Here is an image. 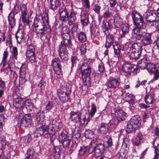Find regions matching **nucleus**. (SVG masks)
<instances>
[{
    "instance_id": "f257e3e1",
    "label": "nucleus",
    "mask_w": 159,
    "mask_h": 159,
    "mask_svg": "<svg viewBox=\"0 0 159 159\" xmlns=\"http://www.w3.org/2000/svg\"><path fill=\"white\" fill-rule=\"evenodd\" d=\"M131 16L134 24L136 26L132 30V36L133 38L139 40L141 39L143 34L141 30L146 27V24L144 21L143 17L137 11H133Z\"/></svg>"
},
{
    "instance_id": "f03ea898",
    "label": "nucleus",
    "mask_w": 159,
    "mask_h": 159,
    "mask_svg": "<svg viewBox=\"0 0 159 159\" xmlns=\"http://www.w3.org/2000/svg\"><path fill=\"white\" fill-rule=\"evenodd\" d=\"M59 14L61 20L63 21H68L69 25L75 23L76 17L75 12L72 10L69 15L65 7L61 8L59 9Z\"/></svg>"
},
{
    "instance_id": "7ed1b4c3",
    "label": "nucleus",
    "mask_w": 159,
    "mask_h": 159,
    "mask_svg": "<svg viewBox=\"0 0 159 159\" xmlns=\"http://www.w3.org/2000/svg\"><path fill=\"white\" fill-rule=\"evenodd\" d=\"M90 61L88 59L85 60L82 64L80 68L82 78L84 82V85H87V82L90 80V75L91 71Z\"/></svg>"
},
{
    "instance_id": "20e7f679",
    "label": "nucleus",
    "mask_w": 159,
    "mask_h": 159,
    "mask_svg": "<svg viewBox=\"0 0 159 159\" xmlns=\"http://www.w3.org/2000/svg\"><path fill=\"white\" fill-rule=\"evenodd\" d=\"M31 42V39H28L26 42L27 47L26 55L27 59L31 63H33L34 65H36L37 61L36 60L35 49Z\"/></svg>"
},
{
    "instance_id": "39448f33",
    "label": "nucleus",
    "mask_w": 159,
    "mask_h": 159,
    "mask_svg": "<svg viewBox=\"0 0 159 159\" xmlns=\"http://www.w3.org/2000/svg\"><path fill=\"white\" fill-rule=\"evenodd\" d=\"M71 92V87L67 85L58 90L57 95L61 102L66 103L70 100Z\"/></svg>"
},
{
    "instance_id": "423d86ee",
    "label": "nucleus",
    "mask_w": 159,
    "mask_h": 159,
    "mask_svg": "<svg viewBox=\"0 0 159 159\" xmlns=\"http://www.w3.org/2000/svg\"><path fill=\"white\" fill-rule=\"evenodd\" d=\"M62 33L63 34L62 36V40L59 48H70L71 43L70 36L68 34V30L66 27H63L62 29Z\"/></svg>"
},
{
    "instance_id": "0eeeda50",
    "label": "nucleus",
    "mask_w": 159,
    "mask_h": 159,
    "mask_svg": "<svg viewBox=\"0 0 159 159\" xmlns=\"http://www.w3.org/2000/svg\"><path fill=\"white\" fill-rule=\"evenodd\" d=\"M95 148L98 149L103 153L104 150V145L101 143H98L97 139H94L92 140L89 144L88 151L89 153H91L94 151Z\"/></svg>"
},
{
    "instance_id": "6e6552de",
    "label": "nucleus",
    "mask_w": 159,
    "mask_h": 159,
    "mask_svg": "<svg viewBox=\"0 0 159 159\" xmlns=\"http://www.w3.org/2000/svg\"><path fill=\"white\" fill-rule=\"evenodd\" d=\"M37 126L38 127L37 128L36 130L34 133V136L39 137L43 135L46 131V127L43 123V119L41 120L38 119Z\"/></svg>"
},
{
    "instance_id": "1a4fd4ad",
    "label": "nucleus",
    "mask_w": 159,
    "mask_h": 159,
    "mask_svg": "<svg viewBox=\"0 0 159 159\" xmlns=\"http://www.w3.org/2000/svg\"><path fill=\"white\" fill-rule=\"evenodd\" d=\"M61 61L59 58L52 59V65L55 73L57 75H60L61 74Z\"/></svg>"
},
{
    "instance_id": "9d476101",
    "label": "nucleus",
    "mask_w": 159,
    "mask_h": 159,
    "mask_svg": "<svg viewBox=\"0 0 159 159\" xmlns=\"http://www.w3.org/2000/svg\"><path fill=\"white\" fill-rule=\"evenodd\" d=\"M59 141L62 144L64 147L69 146L71 141V139L67 135L61 132L59 135Z\"/></svg>"
},
{
    "instance_id": "9b49d317",
    "label": "nucleus",
    "mask_w": 159,
    "mask_h": 159,
    "mask_svg": "<svg viewBox=\"0 0 159 159\" xmlns=\"http://www.w3.org/2000/svg\"><path fill=\"white\" fill-rule=\"evenodd\" d=\"M32 121L31 116L30 114L25 115L20 120L21 125L25 127H29L30 126Z\"/></svg>"
},
{
    "instance_id": "f8f14e48",
    "label": "nucleus",
    "mask_w": 159,
    "mask_h": 159,
    "mask_svg": "<svg viewBox=\"0 0 159 159\" xmlns=\"http://www.w3.org/2000/svg\"><path fill=\"white\" fill-rule=\"evenodd\" d=\"M152 57L151 56L148 58H144L139 61L138 62V66L141 69H145L147 67L148 64L152 60Z\"/></svg>"
},
{
    "instance_id": "ddd939ff",
    "label": "nucleus",
    "mask_w": 159,
    "mask_h": 159,
    "mask_svg": "<svg viewBox=\"0 0 159 159\" xmlns=\"http://www.w3.org/2000/svg\"><path fill=\"white\" fill-rule=\"evenodd\" d=\"M151 34V33H145L143 34L141 41L143 45H147L152 43Z\"/></svg>"
},
{
    "instance_id": "4468645a",
    "label": "nucleus",
    "mask_w": 159,
    "mask_h": 159,
    "mask_svg": "<svg viewBox=\"0 0 159 159\" xmlns=\"http://www.w3.org/2000/svg\"><path fill=\"white\" fill-rule=\"evenodd\" d=\"M21 10L22 22L24 25H28L29 24V22L26 19L27 10L26 5L25 4L23 5L21 7Z\"/></svg>"
},
{
    "instance_id": "2eb2a0df",
    "label": "nucleus",
    "mask_w": 159,
    "mask_h": 159,
    "mask_svg": "<svg viewBox=\"0 0 159 159\" xmlns=\"http://www.w3.org/2000/svg\"><path fill=\"white\" fill-rule=\"evenodd\" d=\"M156 14L153 11L147 10L144 15L146 22H151L156 20L155 15Z\"/></svg>"
},
{
    "instance_id": "dca6fc26",
    "label": "nucleus",
    "mask_w": 159,
    "mask_h": 159,
    "mask_svg": "<svg viewBox=\"0 0 159 159\" xmlns=\"http://www.w3.org/2000/svg\"><path fill=\"white\" fill-rule=\"evenodd\" d=\"M115 116L118 120L123 121L126 117V113L123 110L119 109L116 111Z\"/></svg>"
},
{
    "instance_id": "f3484780",
    "label": "nucleus",
    "mask_w": 159,
    "mask_h": 159,
    "mask_svg": "<svg viewBox=\"0 0 159 159\" xmlns=\"http://www.w3.org/2000/svg\"><path fill=\"white\" fill-rule=\"evenodd\" d=\"M13 105L16 107L20 108L24 106L25 100L22 98L18 97L13 99Z\"/></svg>"
},
{
    "instance_id": "a211bd4d",
    "label": "nucleus",
    "mask_w": 159,
    "mask_h": 159,
    "mask_svg": "<svg viewBox=\"0 0 159 159\" xmlns=\"http://www.w3.org/2000/svg\"><path fill=\"white\" fill-rule=\"evenodd\" d=\"M59 55L60 58L65 61L67 60L68 58V52L66 48H59L58 50Z\"/></svg>"
},
{
    "instance_id": "6ab92c4d",
    "label": "nucleus",
    "mask_w": 159,
    "mask_h": 159,
    "mask_svg": "<svg viewBox=\"0 0 159 159\" xmlns=\"http://www.w3.org/2000/svg\"><path fill=\"white\" fill-rule=\"evenodd\" d=\"M115 42L114 36L112 34H108L106 35V40L105 46L106 48H109L113 45Z\"/></svg>"
},
{
    "instance_id": "aec40b11",
    "label": "nucleus",
    "mask_w": 159,
    "mask_h": 159,
    "mask_svg": "<svg viewBox=\"0 0 159 159\" xmlns=\"http://www.w3.org/2000/svg\"><path fill=\"white\" fill-rule=\"evenodd\" d=\"M81 113L79 111H71L70 113V118L72 121L77 122L81 117Z\"/></svg>"
},
{
    "instance_id": "412c9836",
    "label": "nucleus",
    "mask_w": 159,
    "mask_h": 159,
    "mask_svg": "<svg viewBox=\"0 0 159 159\" xmlns=\"http://www.w3.org/2000/svg\"><path fill=\"white\" fill-rule=\"evenodd\" d=\"M109 126L106 123H102L100 124L98 129V131L101 134H105L108 132L109 131Z\"/></svg>"
},
{
    "instance_id": "4be33fe9",
    "label": "nucleus",
    "mask_w": 159,
    "mask_h": 159,
    "mask_svg": "<svg viewBox=\"0 0 159 159\" xmlns=\"http://www.w3.org/2000/svg\"><path fill=\"white\" fill-rule=\"evenodd\" d=\"M114 23L115 26L120 28L123 23V20L118 14H116L114 17Z\"/></svg>"
},
{
    "instance_id": "5701e85b",
    "label": "nucleus",
    "mask_w": 159,
    "mask_h": 159,
    "mask_svg": "<svg viewBox=\"0 0 159 159\" xmlns=\"http://www.w3.org/2000/svg\"><path fill=\"white\" fill-rule=\"evenodd\" d=\"M15 15L13 11H11L8 16V20L9 23L11 27L12 28L15 27L16 25V19L15 18Z\"/></svg>"
},
{
    "instance_id": "b1692460",
    "label": "nucleus",
    "mask_w": 159,
    "mask_h": 159,
    "mask_svg": "<svg viewBox=\"0 0 159 159\" xmlns=\"http://www.w3.org/2000/svg\"><path fill=\"white\" fill-rule=\"evenodd\" d=\"M130 52L128 53V56L130 59H138L140 57L142 52L137 51H133V50H130Z\"/></svg>"
},
{
    "instance_id": "393cba45",
    "label": "nucleus",
    "mask_w": 159,
    "mask_h": 159,
    "mask_svg": "<svg viewBox=\"0 0 159 159\" xmlns=\"http://www.w3.org/2000/svg\"><path fill=\"white\" fill-rule=\"evenodd\" d=\"M61 4L59 0H50L49 7L51 9L54 11L57 10Z\"/></svg>"
},
{
    "instance_id": "a878e982",
    "label": "nucleus",
    "mask_w": 159,
    "mask_h": 159,
    "mask_svg": "<svg viewBox=\"0 0 159 159\" xmlns=\"http://www.w3.org/2000/svg\"><path fill=\"white\" fill-rule=\"evenodd\" d=\"M140 118L138 116H133L130 120L129 122L137 128L140 124Z\"/></svg>"
},
{
    "instance_id": "bb28decb",
    "label": "nucleus",
    "mask_w": 159,
    "mask_h": 159,
    "mask_svg": "<svg viewBox=\"0 0 159 159\" xmlns=\"http://www.w3.org/2000/svg\"><path fill=\"white\" fill-rule=\"evenodd\" d=\"M81 22L84 26L87 25L89 23L88 15L85 13L82 12L80 14Z\"/></svg>"
},
{
    "instance_id": "cd10ccee",
    "label": "nucleus",
    "mask_w": 159,
    "mask_h": 159,
    "mask_svg": "<svg viewBox=\"0 0 159 159\" xmlns=\"http://www.w3.org/2000/svg\"><path fill=\"white\" fill-rule=\"evenodd\" d=\"M122 33L120 35V37L121 38L125 37V34H127L129 32V26L128 24L124 23L123 24L122 27Z\"/></svg>"
},
{
    "instance_id": "c85d7f7f",
    "label": "nucleus",
    "mask_w": 159,
    "mask_h": 159,
    "mask_svg": "<svg viewBox=\"0 0 159 159\" xmlns=\"http://www.w3.org/2000/svg\"><path fill=\"white\" fill-rule=\"evenodd\" d=\"M120 84V82L116 79L110 80L108 82V86L110 88H116Z\"/></svg>"
},
{
    "instance_id": "c756f323",
    "label": "nucleus",
    "mask_w": 159,
    "mask_h": 159,
    "mask_svg": "<svg viewBox=\"0 0 159 159\" xmlns=\"http://www.w3.org/2000/svg\"><path fill=\"white\" fill-rule=\"evenodd\" d=\"M52 126L55 128L59 129L62 127L61 120L59 118H57L53 119L52 121Z\"/></svg>"
},
{
    "instance_id": "7c9ffc66",
    "label": "nucleus",
    "mask_w": 159,
    "mask_h": 159,
    "mask_svg": "<svg viewBox=\"0 0 159 159\" xmlns=\"http://www.w3.org/2000/svg\"><path fill=\"white\" fill-rule=\"evenodd\" d=\"M142 46L141 44L139 43H134L132 45V47L130 48V50H133V51H135L141 52L142 50Z\"/></svg>"
},
{
    "instance_id": "2f4dec72",
    "label": "nucleus",
    "mask_w": 159,
    "mask_h": 159,
    "mask_svg": "<svg viewBox=\"0 0 159 159\" xmlns=\"http://www.w3.org/2000/svg\"><path fill=\"white\" fill-rule=\"evenodd\" d=\"M15 36L18 43H20L24 40V33L21 30L20 32L19 30H18L15 34Z\"/></svg>"
},
{
    "instance_id": "473e14b6",
    "label": "nucleus",
    "mask_w": 159,
    "mask_h": 159,
    "mask_svg": "<svg viewBox=\"0 0 159 159\" xmlns=\"http://www.w3.org/2000/svg\"><path fill=\"white\" fill-rule=\"evenodd\" d=\"M25 105L26 106V108L28 111L30 112L32 111L34 105L31 100L27 99L25 101Z\"/></svg>"
},
{
    "instance_id": "72a5a7b5",
    "label": "nucleus",
    "mask_w": 159,
    "mask_h": 159,
    "mask_svg": "<svg viewBox=\"0 0 159 159\" xmlns=\"http://www.w3.org/2000/svg\"><path fill=\"white\" fill-rule=\"evenodd\" d=\"M154 99V95L151 94H147L144 98L145 103L148 104H152Z\"/></svg>"
},
{
    "instance_id": "f704fd0d",
    "label": "nucleus",
    "mask_w": 159,
    "mask_h": 159,
    "mask_svg": "<svg viewBox=\"0 0 159 159\" xmlns=\"http://www.w3.org/2000/svg\"><path fill=\"white\" fill-rule=\"evenodd\" d=\"M111 24L109 21L103 20L102 24V28L103 31L106 34V31L108 33L109 30L110 29V26Z\"/></svg>"
},
{
    "instance_id": "c9c22d12",
    "label": "nucleus",
    "mask_w": 159,
    "mask_h": 159,
    "mask_svg": "<svg viewBox=\"0 0 159 159\" xmlns=\"http://www.w3.org/2000/svg\"><path fill=\"white\" fill-rule=\"evenodd\" d=\"M113 47L115 53V57H117L119 59L120 56V54L121 49L120 46L119 44H116L113 45Z\"/></svg>"
},
{
    "instance_id": "e433bc0d",
    "label": "nucleus",
    "mask_w": 159,
    "mask_h": 159,
    "mask_svg": "<svg viewBox=\"0 0 159 159\" xmlns=\"http://www.w3.org/2000/svg\"><path fill=\"white\" fill-rule=\"evenodd\" d=\"M34 155V151L33 148H29L25 155V159H32Z\"/></svg>"
},
{
    "instance_id": "4c0bfd02",
    "label": "nucleus",
    "mask_w": 159,
    "mask_h": 159,
    "mask_svg": "<svg viewBox=\"0 0 159 159\" xmlns=\"http://www.w3.org/2000/svg\"><path fill=\"white\" fill-rule=\"evenodd\" d=\"M134 65L129 63H126L123 66V70L126 73L129 72L132 69L134 68Z\"/></svg>"
},
{
    "instance_id": "58836bf2",
    "label": "nucleus",
    "mask_w": 159,
    "mask_h": 159,
    "mask_svg": "<svg viewBox=\"0 0 159 159\" xmlns=\"http://www.w3.org/2000/svg\"><path fill=\"white\" fill-rule=\"evenodd\" d=\"M79 41L81 43L85 42L87 40V37L86 34L83 32H80L78 36Z\"/></svg>"
},
{
    "instance_id": "ea45409f",
    "label": "nucleus",
    "mask_w": 159,
    "mask_h": 159,
    "mask_svg": "<svg viewBox=\"0 0 159 159\" xmlns=\"http://www.w3.org/2000/svg\"><path fill=\"white\" fill-rule=\"evenodd\" d=\"M27 65L25 64H23L20 68V73L21 76L25 75L27 70Z\"/></svg>"
},
{
    "instance_id": "a19ab883",
    "label": "nucleus",
    "mask_w": 159,
    "mask_h": 159,
    "mask_svg": "<svg viewBox=\"0 0 159 159\" xmlns=\"http://www.w3.org/2000/svg\"><path fill=\"white\" fill-rule=\"evenodd\" d=\"M137 128L129 122L127 125L126 131L128 133H130L135 131V129Z\"/></svg>"
},
{
    "instance_id": "79ce46f5",
    "label": "nucleus",
    "mask_w": 159,
    "mask_h": 159,
    "mask_svg": "<svg viewBox=\"0 0 159 159\" xmlns=\"http://www.w3.org/2000/svg\"><path fill=\"white\" fill-rule=\"evenodd\" d=\"M104 140L107 144L108 147H111L112 145V141L111 136L110 135H107L104 138Z\"/></svg>"
},
{
    "instance_id": "37998d69",
    "label": "nucleus",
    "mask_w": 159,
    "mask_h": 159,
    "mask_svg": "<svg viewBox=\"0 0 159 159\" xmlns=\"http://www.w3.org/2000/svg\"><path fill=\"white\" fill-rule=\"evenodd\" d=\"M91 107V111L89 113V116L92 117L97 111L96 106L94 103L92 102Z\"/></svg>"
},
{
    "instance_id": "c03bdc74",
    "label": "nucleus",
    "mask_w": 159,
    "mask_h": 159,
    "mask_svg": "<svg viewBox=\"0 0 159 159\" xmlns=\"http://www.w3.org/2000/svg\"><path fill=\"white\" fill-rule=\"evenodd\" d=\"M84 134L85 137L88 139H92L94 136L93 132L90 129L86 130Z\"/></svg>"
},
{
    "instance_id": "a18cd8bd",
    "label": "nucleus",
    "mask_w": 159,
    "mask_h": 159,
    "mask_svg": "<svg viewBox=\"0 0 159 159\" xmlns=\"http://www.w3.org/2000/svg\"><path fill=\"white\" fill-rule=\"evenodd\" d=\"M147 69L148 71L149 72H153L157 69L154 64L151 63L150 62L148 64Z\"/></svg>"
},
{
    "instance_id": "49530a36",
    "label": "nucleus",
    "mask_w": 159,
    "mask_h": 159,
    "mask_svg": "<svg viewBox=\"0 0 159 159\" xmlns=\"http://www.w3.org/2000/svg\"><path fill=\"white\" fill-rule=\"evenodd\" d=\"M143 139V136L140 133L138 134L135 138V144L136 145H138L140 144L141 142L142 141Z\"/></svg>"
},
{
    "instance_id": "de8ad7c7",
    "label": "nucleus",
    "mask_w": 159,
    "mask_h": 159,
    "mask_svg": "<svg viewBox=\"0 0 159 159\" xmlns=\"http://www.w3.org/2000/svg\"><path fill=\"white\" fill-rule=\"evenodd\" d=\"M79 121L80 124L84 126H86L88 124L89 120L88 118L86 117L85 115H84L82 118L79 119Z\"/></svg>"
},
{
    "instance_id": "09e8293b",
    "label": "nucleus",
    "mask_w": 159,
    "mask_h": 159,
    "mask_svg": "<svg viewBox=\"0 0 159 159\" xmlns=\"http://www.w3.org/2000/svg\"><path fill=\"white\" fill-rule=\"evenodd\" d=\"M61 150L60 147L58 146H56L54 148L53 154L55 156H57V157H60L61 155Z\"/></svg>"
},
{
    "instance_id": "8fccbe9b",
    "label": "nucleus",
    "mask_w": 159,
    "mask_h": 159,
    "mask_svg": "<svg viewBox=\"0 0 159 159\" xmlns=\"http://www.w3.org/2000/svg\"><path fill=\"white\" fill-rule=\"evenodd\" d=\"M11 53L12 58L14 59L17 60L18 51L17 48L16 47H13Z\"/></svg>"
},
{
    "instance_id": "3c124183",
    "label": "nucleus",
    "mask_w": 159,
    "mask_h": 159,
    "mask_svg": "<svg viewBox=\"0 0 159 159\" xmlns=\"http://www.w3.org/2000/svg\"><path fill=\"white\" fill-rule=\"evenodd\" d=\"M42 20L43 21V24L45 25V24H48V14H45L42 16Z\"/></svg>"
},
{
    "instance_id": "603ef678",
    "label": "nucleus",
    "mask_w": 159,
    "mask_h": 159,
    "mask_svg": "<svg viewBox=\"0 0 159 159\" xmlns=\"http://www.w3.org/2000/svg\"><path fill=\"white\" fill-rule=\"evenodd\" d=\"M58 129L55 128L53 126H52V125L49 124L48 125V131L51 135H54L55 134V130L58 131Z\"/></svg>"
},
{
    "instance_id": "864d4df0",
    "label": "nucleus",
    "mask_w": 159,
    "mask_h": 159,
    "mask_svg": "<svg viewBox=\"0 0 159 159\" xmlns=\"http://www.w3.org/2000/svg\"><path fill=\"white\" fill-rule=\"evenodd\" d=\"M46 83L43 80H40L38 84V87L40 89L41 91L43 90L45 88Z\"/></svg>"
},
{
    "instance_id": "5fc2aeb1",
    "label": "nucleus",
    "mask_w": 159,
    "mask_h": 159,
    "mask_svg": "<svg viewBox=\"0 0 159 159\" xmlns=\"http://www.w3.org/2000/svg\"><path fill=\"white\" fill-rule=\"evenodd\" d=\"M111 13L109 9H107L103 13V16L106 19H107L111 17Z\"/></svg>"
},
{
    "instance_id": "6e6d98bb",
    "label": "nucleus",
    "mask_w": 159,
    "mask_h": 159,
    "mask_svg": "<svg viewBox=\"0 0 159 159\" xmlns=\"http://www.w3.org/2000/svg\"><path fill=\"white\" fill-rule=\"evenodd\" d=\"M43 24L39 21V20L35 18L34 20V25L35 29H37L39 26H40Z\"/></svg>"
},
{
    "instance_id": "4d7b16f0",
    "label": "nucleus",
    "mask_w": 159,
    "mask_h": 159,
    "mask_svg": "<svg viewBox=\"0 0 159 159\" xmlns=\"http://www.w3.org/2000/svg\"><path fill=\"white\" fill-rule=\"evenodd\" d=\"M80 50L81 54L84 55L86 53L87 49L85 44H82L80 47Z\"/></svg>"
},
{
    "instance_id": "13d9d810",
    "label": "nucleus",
    "mask_w": 159,
    "mask_h": 159,
    "mask_svg": "<svg viewBox=\"0 0 159 159\" xmlns=\"http://www.w3.org/2000/svg\"><path fill=\"white\" fill-rule=\"evenodd\" d=\"M35 32L36 34L38 36H39L40 38H41L45 34V29Z\"/></svg>"
},
{
    "instance_id": "bf43d9fd",
    "label": "nucleus",
    "mask_w": 159,
    "mask_h": 159,
    "mask_svg": "<svg viewBox=\"0 0 159 159\" xmlns=\"http://www.w3.org/2000/svg\"><path fill=\"white\" fill-rule=\"evenodd\" d=\"M87 150V148L85 146L80 147L79 150V154L80 155H83L86 152Z\"/></svg>"
},
{
    "instance_id": "052dcab7",
    "label": "nucleus",
    "mask_w": 159,
    "mask_h": 159,
    "mask_svg": "<svg viewBox=\"0 0 159 159\" xmlns=\"http://www.w3.org/2000/svg\"><path fill=\"white\" fill-rule=\"evenodd\" d=\"M98 68L99 72L100 73L103 72L105 70L104 63L102 62H101L99 64Z\"/></svg>"
},
{
    "instance_id": "680f3d73",
    "label": "nucleus",
    "mask_w": 159,
    "mask_h": 159,
    "mask_svg": "<svg viewBox=\"0 0 159 159\" xmlns=\"http://www.w3.org/2000/svg\"><path fill=\"white\" fill-rule=\"evenodd\" d=\"M53 105V103L52 102L49 101L46 106V109L47 110H50L52 107Z\"/></svg>"
},
{
    "instance_id": "e2e57ef3",
    "label": "nucleus",
    "mask_w": 159,
    "mask_h": 159,
    "mask_svg": "<svg viewBox=\"0 0 159 159\" xmlns=\"http://www.w3.org/2000/svg\"><path fill=\"white\" fill-rule=\"evenodd\" d=\"M44 113V111L43 110H39L37 113V116H39V117H38L37 118V121H38V119H39V120H41L42 119L43 120V114Z\"/></svg>"
},
{
    "instance_id": "0e129e2a",
    "label": "nucleus",
    "mask_w": 159,
    "mask_h": 159,
    "mask_svg": "<svg viewBox=\"0 0 159 159\" xmlns=\"http://www.w3.org/2000/svg\"><path fill=\"white\" fill-rule=\"evenodd\" d=\"M153 80H157L159 78V70L157 69L153 72Z\"/></svg>"
},
{
    "instance_id": "69168bd1",
    "label": "nucleus",
    "mask_w": 159,
    "mask_h": 159,
    "mask_svg": "<svg viewBox=\"0 0 159 159\" xmlns=\"http://www.w3.org/2000/svg\"><path fill=\"white\" fill-rule=\"evenodd\" d=\"M100 6L98 4L95 5L93 7L94 11L96 13L98 14H99L100 12Z\"/></svg>"
},
{
    "instance_id": "338daca9",
    "label": "nucleus",
    "mask_w": 159,
    "mask_h": 159,
    "mask_svg": "<svg viewBox=\"0 0 159 159\" xmlns=\"http://www.w3.org/2000/svg\"><path fill=\"white\" fill-rule=\"evenodd\" d=\"M5 119V118L4 116H0V128L2 129Z\"/></svg>"
},
{
    "instance_id": "774afa93",
    "label": "nucleus",
    "mask_w": 159,
    "mask_h": 159,
    "mask_svg": "<svg viewBox=\"0 0 159 159\" xmlns=\"http://www.w3.org/2000/svg\"><path fill=\"white\" fill-rule=\"evenodd\" d=\"M77 146V144L75 142L74 143H73L72 144L70 147V151H71L72 152L73 151L75 150Z\"/></svg>"
}]
</instances>
